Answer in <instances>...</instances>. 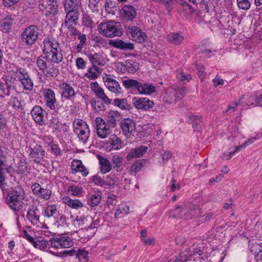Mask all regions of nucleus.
Here are the masks:
<instances>
[{"label": "nucleus", "instance_id": "f257e3e1", "mask_svg": "<svg viewBox=\"0 0 262 262\" xmlns=\"http://www.w3.org/2000/svg\"><path fill=\"white\" fill-rule=\"evenodd\" d=\"M43 53L45 56H39L36 63L39 69L48 78L56 77L59 74L57 66L63 60V55L59 44L55 40L46 38L43 40Z\"/></svg>", "mask_w": 262, "mask_h": 262}, {"label": "nucleus", "instance_id": "f03ea898", "mask_svg": "<svg viewBox=\"0 0 262 262\" xmlns=\"http://www.w3.org/2000/svg\"><path fill=\"white\" fill-rule=\"evenodd\" d=\"M97 30L101 35L108 38L121 36L123 33L120 23L114 20L101 23Z\"/></svg>", "mask_w": 262, "mask_h": 262}, {"label": "nucleus", "instance_id": "7ed1b4c3", "mask_svg": "<svg viewBox=\"0 0 262 262\" xmlns=\"http://www.w3.org/2000/svg\"><path fill=\"white\" fill-rule=\"evenodd\" d=\"M25 195V191L21 187H15L8 192L7 204L13 210L19 211L23 206Z\"/></svg>", "mask_w": 262, "mask_h": 262}, {"label": "nucleus", "instance_id": "20e7f679", "mask_svg": "<svg viewBox=\"0 0 262 262\" xmlns=\"http://www.w3.org/2000/svg\"><path fill=\"white\" fill-rule=\"evenodd\" d=\"M173 211L179 214V217L187 220L199 218L202 214V210L197 205L191 203L177 206Z\"/></svg>", "mask_w": 262, "mask_h": 262}, {"label": "nucleus", "instance_id": "39448f33", "mask_svg": "<svg viewBox=\"0 0 262 262\" xmlns=\"http://www.w3.org/2000/svg\"><path fill=\"white\" fill-rule=\"evenodd\" d=\"M39 35V28L34 25H29L21 33V41L27 45H32L38 39Z\"/></svg>", "mask_w": 262, "mask_h": 262}, {"label": "nucleus", "instance_id": "423d86ee", "mask_svg": "<svg viewBox=\"0 0 262 262\" xmlns=\"http://www.w3.org/2000/svg\"><path fill=\"white\" fill-rule=\"evenodd\" d=\"M73 126L74 132L79 140L83 144L86 143L90 135V130L86 123L82 120L78 119L73 122Z\"/></svg>", "mask_w": 262, "mask_h": 262}, {"label": "nucleus", "instance_id": "0eeeda50", "mask_svg": "<svg viewBox=\"0 0 262 262\" xmlns=\"http://www.w3.org/2000/svg\"><path fill=\"white\" fill-rule=\"evenodd\" d=\"M39 8L46 16H54L58 13L57 0H40Z\"/></svg>", "mask_w": 262, "mask_h": 262}, {"label": "nucleus", "instance_id": "6e6552de", "mask_svg": "<svg viewBox=\"0 0 262 262\" xmlns=\"http://www.w3.org/2000/svg\"><path fill=\"white\" fill-rule=\"evenodd\" d=\"M132 89L137 90L139 94L149 95L156 92V86L153 84L142 83L132 79Z\"/></svg>", "mask_w": 262, "mask_h": 262}, {"label": "nucleus", "instance_id": "1a4fd4ad", "mask_svg": "<svg viewBox=\"0 0 262 262\" xmlns=\"http://www.w3.org/2000/svg\"><path fill=\"white\" fill-rule=\"evenodd\" d=\"M95 123L96 125L97 134L100 138L104 139L110 134L111 130L110 126L102 118L100 117H96L95 119Z\"/></svg>", "mask_w": 262, "mask_h": 262}, {"label": "nucleus", "instance_id": "9d476101", "mask_svg": "<svg viewBox=\"0 0 262 262\" xmlns=\"http://www.w3.org/2000/svg\"><path fill=\"white\" fill-rule=\"evenodd\" d=\"M103 82L107 89L114 93L116 97L122 94V88L119 82L115 79L110 76H106L103 78Z\"/></svg>", "mask_w": 262, "mask_h": 262}, {"label": "nucleus", "instance_id": "9b49d317", "mask_svg": "<svg viewBox=\"0 0 262 262\" xmlns=\"http://www.w3.org/2000/svg\"><path fill=\"white\" fill-rule=\"evenodd\" d=\"M50 246L56 249L68 248L72 246V240L69 237L52 238L50 239Z\"/></svg>", "mask_w": 262, "mask_h": 262}, {"label": "nucleus", "instance_id": "f8f14e48", "mask_svg": "<svg viewBox=\"0 0 262 262\" xmlns=\"http://www.w3.org/2000/svg\"><path fill=\"white\" fill-rule=\"evenodd\" d=\"M31 189L33 194L40 199L46 201L50 199L52 191L49 189L42 188L38 183H34L31 186Z\"/></svg>", "mask_w": 262, "mask_h": 262}, {"label": "nucleus", "instance_id": "ddd939ff", "mask_svg": "<svg viewBox=\"0 0 262 262\" xmlns=\"http://www.w3.org/2000/svg\"><path fill=\"white\" fill-rule=\"evenodd\" d=\"M91 89L95 95L100 99L107 105L110 104L112 100L105 94L104 90L99 85L97 82H92L91 83Z\"/></svg>", "mask_w": 262, "mask_h": 262}, {"label": "nucleus", "instance_id": "4468645a", "mask_svg": "<svg viewBox=\"0 0 262 262\" xmlns=\"http://www.w3.org/2000/svg\"><path fill=\"white\" fill-rule=\"evenodd\" d=\"M31 113L34 121L36 123L41 125H44L45 124L44 116L46 114V111L43 110L40 106L38 105L35 106L32 108Z\"/></svg>", "mask_w": 262, "mask_h": 262}, {"label": "nucleus", "instance_id": "2eb2a0df", "mask_svg": "<svg viewBox=\"0 0 262 262\" xmlns=\"http://www.w3.org/2000/svg\"><path fill=\"white\" fill-rule=\"evenodd\" d=\"M43 95L46 105L51 110H54L57 100L53 91L50 89H45L43 91Z\"/></svg>", "mask_w": 262, "mask_h": 262}, {"label": "nucleus", "instance_id": "dca6fc26", "mask_svg": "<svg viewBox=\"0 0 262 262\" xmlns=\"http://www.w3.org/2000/svg\"><path fill=\"white\" fill-rule=\"evenodd\" d=\"M40 213L36 206L29 207L27 214V219L33 225H36L39 222Z\"/></svg>", "mask_w": 262, "mask_h": 262}, {"label": "nucleus", "instance_id": "f3484780", "mask_svg": "<svg viewBox=\"0 0 262 262\" xmlns=\"http://www.w3.org/2000/svg\"><path fill=\"white\" fill-rule=\"evenodd\" d=\"M134 104L137 109L147 110L151 108L154 106V102L147 98H134Z\"/></svg>", "mask_w": 262, "mask_h": 262}, {"label": "nucleus", "instance_id": "a211bd4d", "mask_svg": "<svg viewBox=\"0 0 262 262\" xmlns=\"http://www.w3.org/2000/svg\"><path fill=\"white\" fill-rule=\"evenodd\" d=\"M66 14L64 22L62 25L74 24L77 25L79 12L78 9H73L65 11Z\"/></svg>", "mask_w": 262, "mask_h": 262}, {"label": "nucleus", "instance_id": "6ab92c4d", "mask_svg": "<svg viewBox=\"0 0 262 262\" xmlns=\"http://www.w3.org/2000/svg\"><path fill=\"white\" fill-rule=\"evenodd\" d=\"M61 90V97L66 100L71 99L76 94V93L70 83L63 82L60 85Z\"/></svg>", "mask_w": 262, "mask_h": 262}, {"label": "nucleus", "instance_id": "aec40b11", "mask_svg": "<svg viewBox=\"0 0 262 262\" xmlns=\"http://www.w3.org/2000/svg\"><path fill=\"white\" fill-rule=\"evenodd\" d=\"M71 168L72 173L80 172L83 177H86L89 174V171L80 160H73L71 163Z\"/></svg>", "mask_w": 262, "mask_h": 262}, {"label": "nucleus", "instance_id": "412c9836", "mask_svg": "<svg viewBox=\"0 0 262 262\" xmlns=\"http://www.w3.org/2000/svg\"><path fill=\"white\" fill-rule=\"evenodd\" d=\"M29 155L33 159L34 162L39 163L43 159L45 156V151L42 149L41 146H38L33 148H31Z\"/></svg>", "mask_w": 262, "mask_h": 262}, {"label": "nucleus", "instance_id": "4be33fe9", "mask_svg": "<svg viewBox=\"0 0 262 262\" xmlns=\"http://www.w3.org/2000/svg\"><path fill=\"white\" fill-rule=\"evenodd\" d=\"M166 39L169 42L174 45H179L183 42L184 37L182 33L172 32L167 35Z\"/></svg>", "mask_w": 262, "mask_h": 262}, {"label": "nucleus", "instance_id": "5701e85b", "mask_svg": "<svg viewBox=\"0 0 262 262\" xmlns=\"http://www.w3.org/2000/svg\"><path fill=\"white\" fill-rule=\"evenodd\" d=\"M97 158L99 160L100 169L102 173H106L111 171L112 169V165L111 162L106 158L102 157L101 155H97Z\"/></svg>", "mask_w": 262, "mask_h": 262}, {"label": "nucleus", "instance_id": "b1692460", "mask_svg": "<svg viewBox=\"0 0 262 262\" xmlns=\"http://www.w3.org/2000/svg\"><path fill=\"white\" fill-rule=\"evenodd\" d=\"M88 58L93 66H103L105 62L102 55L100 53H90L88 55Z\"/></svg>", "mask_w": 262, "mask_h": 262}, {"label": "nucleus", "instance_id": "393cba45", "mask_svg": "<svg viewBox=\"0 0 262 262\" xmlns=\"http://www.w3.org/2000/svg\"><path fill=\"white\" fill-rule=\"evenodd\" d=\"M146 37L145 33L137 27H132V41L141 43L144 42Z\"/></svg>", "mask_w": 262, "mask_h": 262}, {"label": "nucleus", "instance_id": "a878e982", "mask_svg": "<svg viewBox=\"0 0 262 262\" xmlns=\"http://www.w3.org/2000/svg\"><path fill=\"white\" fill-rule=\"evenodd\" d=\"M131 119L129 118L122 120L121 122V128L122 134L126 137H131Z\"/></svg>", "mask_w": 262, "mask_h": 262}, {"label": "nucleus", "instance_id": "bb28decb", "mask_svg": "<svg viewBox=\"0 0 262 262\" xmlns=\"http://www.w3.org/2000/svg\"><path fill=\"white\" fill-rule=\"evenodd\" d=\"M13 19L8 16L0 21V29L4 33L10 31L13 25Z\"/></svg>", "mask_w": 262, "mask_h": 262}, {"label": "nucleus", "instance_id": "cd10ccee", "mask_svg": "<svg viewBox=\"0 0 262 262\" xmlns=\"http://www.w3.org/2000/svg\"><path fill=\"white\" fill-rule=\"evenodd\" d=\"M62 201L64 204L75 209H78L83 207V204L79 200H73L69 196H64Z\"/></svg>", "mask_w": 262, "mask_h": 262}, {"label": "nucleus", "instance_id": "c85d7f7f", "mask_svg": "<svg viewBox=\"0 0 262 262\" xmlns=\"http://www.w3.org/2000/svg\"><path fill=\"white\" fill-rule=\"evenodd\" d=\"M119 14L122 19L128 22L131 20V5H125L119 11Z\"/></svg>", "mask_w": 262, "mask_h": 262}, {"label": "nucleus", "instance_id": "c756f323", "mask_svg": "<svg viewBox=\"0 0 262 262\" xmlns=\"http://www.w3.org/2000/svg\"><path fill=\"white\" fill-rule=\"evenodd\" d=\"M101 73V70L100 68L92 66L90 68L85 76L90 80H94L98 78Z\"/></svg>", "mask_w": 262, "mask_h": 262}, {"label": "nucleus", "instance_id": "7c9ffc66", "mask_svg": "<svg viewBox=\"0 0 262 262\" xmlns=\"http://www.w3.org/2000/svg\"><path fill=\"white\" fill-rule=\"evenodd\" d=\"M109 45L121 50L131 49V43L125 42L121 40H110Z\"/></svg>", "mask_w": 262, "mask_h": 262}, {"label": "nucleus", "instance_id": "2f4dec72", "mask_svg": "<svg viewBox=\"0 0 262 262\" xmlns=\"http://www.w3.org/2000/svg\"><path fill=\"white\" fill-rule=\"evenodd\" d=\"M13 72L20 83L30 76L27 70L20 67H17Z\"/></svg>", "mask_w": 262, "mask_h": 262}, {"label": "nucleus", "instance_id": "473e14b6", "mask_svg": "<svg viewBox=\"0 0 262 262\" xmlns=\"http://www.w3.org/2000/svg\"><path fill=\"white\" fill-rule=\"evenodd\" d=\"M121 118V114L118 111H111L107 117V121L110 125L114 127L116 125V122Z\"/></svg>", "mask_w": 262, "mask_h": 262}, {"label": "nucleus", "instance_id": "72a5a7b5", "mask_svg": "<svg viewBox=\"0 0 262 262\" xmlns=\"http://www.w3.org/2000/svg\"><path fill=\"white\" fill-rule=\"evenodd\" d=\"M101 194L100 191H96L91 195L88 201V203L91 207H94L98 205L101 199Z\"/></svg>", "mask_w": 262, "mask_h": 262}, {"label": "nucleus", "instance_id": "f704fd0d", "mask_svg": "<svg viewBox=\"0 0 262 262\" xmlns=\"http://www.w3.org/2000/svg\"><path fill=\"white\" fill-rule=\"evenodd\" d=\"M107 179L108 180L105 181L104 180L102 179L100 176L96 175L93 176L91 178V180L98 186L106 187V186H110L113 184V181L111 178H108Z\"/></svg>", "mask_w": 262, "mask_h": 262}, {"label": "nucleus", "instance_id": "c9c22d12", "mask_svg": "<svg viewBox=\"0 0 262 262\" xmlns=\"http://www.w3.org/2000/svg\"><path fill=\"white\" fill-rule=\"evenodd\" d=\"M34 247L41 250L47 251L50 248L49 242L44 238L38 237L36 242L34 244Z\"/></svg>", "mask_w": 262, "mask_h": 262}, {"label": "nucleus", "instance_id": "e433bc0d", "mask_svg": "<svg viewBox=\"0 0 262 262\" xmlns=\"http://www.w3.org/2000/svg\"><path fill=\"white\" fill-rule=\"evenodd\" d=\"M191 119L193 121V128L195 131L200 130L204 126V123L202 121L201 116H192Z\"/></svg>", "mask_w": 262, "mask_h": 262}, {"label": "nucleus", "instance_id": "4c0bfd02", "mask_svg": "<svg viewBox=\"0 0 262 262\" xmlns=\"http://www.w3.org/2000/svg\"><path fill=\"white\" fill-rule=\"evenodd\" d=\"M113 104L115 106L123 110H129L130 108V105L127 102L126 98H116L114 100Z\"/></svg>", "mask_w": 262, "mask_h": 262}, {"label": "nucleus", "instance_id": "58836bf2", "mask_svg": "<svg viewBox=\"0 0 262 262\" xmlns=\"http://www.w3.org/2000/svg\"><path fill=\"white\" fill-rule=\"evenodd\" d=\"M58 213L57 207L56 204L48 205L45 210V216L47 217L54 216Z\"/></svg>", "mask_w": 262, "mask_h": 262}, {"label": "nucleus", "instance_id": "ea45409f", "mask_svg": "<svg viewBox=\"0 0 262 262\" xmlns=\"http://www.w3.org/2000/svg\"><path fill=\"white\" fill-rule=\"evenodd\" d=\"M82 25L85 27L93 29L95 27V24L91 17L88 14H83L82 17Z\"/></svg>", "mask_w": 262, "mask_h": 262}, {"label": "nucleus", "instance_id": "a19ab883", "mask_svg": "<svg viewBox=\"0 0 262 262\" xmlns=\"http://www.w3.org/2000/svg\"><path fill=\"white\" fill-rule=\"evenodd\" d=\"M108 143H110L112 148L114 149H118L121 148V140L116 135H111Z\"/></svg>", "mask_w": 262, "mask_h": 262}, {"label": "nucleus", "instance_id": "79ce46f5", "mask_svg": "<svg viewBox=\"0 0 262 262\" xmlns=\"http://www.w3.org/2000/svg\"><path fill=\"white\" fill-rule=\"evenodd\" d=\"M79 262H88L89 260L88 252L84 249H78L75 253Z\"/></svg>", "mask_w": 262, "mask_h": 262}, {"label": "nucleus", "instance_id": "37998d69", "mask_svg": "<svg viewBox=\"0 0 262 262\" xmlns=\"http://www.w3.org/2000/svg\"><path fill=\"white\" fill-rule=\"evenodd\" d=\"M147 150L146 146H140L132 150V158L140 157L145 154Z\"/></svg>", "mask_w": 262, "mask_h": 262}, {"label": "nucleus", "instance_id": "c03bdc74", "mask_svg": "<svg viewBox=\"0 0 262 262\" xmlns=\"http://www.w3.org/2000/svg\"><path fill=\"white\" fill-rule=\"evenodd\" d=\"M79 3H75L73 0H64V11L73 9H78V6H80Z\"/></svg>", "mask_w": 262, "mask_h": 262}, {"label": "nucleus", "instance_id": "a18cd8bd", "mask_svg": "<svg viewBox=\"0 0 262 262\" xmlns=\"http://www.w3.org/2000/svg\"><path fill=\"white\" fill-rule=\"evenodd\" d=\"M20 83L24 90L30 91L33 89L34 84L30 76L23 81Z\"/></svg>", "mask_w": 262, "mask_h": 262}, {"label": "nucleus", "instance_id": "49530a36", "mask_svg": "<svg viewBox=\"0 0 262 262\" xmlns=\"http://www.w3.org/2000/svg\"><path fill=\"white\" fill-rule=\"evenodd\" d=\"M244 98V96H242L238 100H235L234 101L230 103L227 108L225 110V112L233 113L236 111L237 106L240 103L242 99Z\"/></svg>", "mask_w": 262, "mask_h": 262}, {"label": "nucleus", "instance_id": "de8ad7c7", "mask_svg": "<svg viewBox=\"0 0 262 262\" xmlns=\"http://www.w3.org/2000/svg\"><path fill=\"white\" fill-rule=\"evenodd\" d=\"M251 251L254 254L262 256V243L255 242L253 244L251 247Z\"/></svg>", "mask_w": 262, "mask_h": 262}, {"label": "nucleus", "instance_id": "09e8293b", "mask_svg": "<svg viewBox=\"0 0 262 262\" xmlns=\"http://www.w3.org/2000/svg\"><path fill=\"white\" fill-rule=\"evenodd\" d=\"M146 162L144 159H140L134 162L132 164V171L134 170L135 172L139 171L143 167Z\"/></svg>", "mask_w": 262, "mask_h": 262}, {"label": "nucleus", "instance_id": "8fccbe9b", "mask_svg": "<svg viewBox=\"0 0 262 262\" xmlns=\"http://www.w3.org/2000/svg\"><path fill=\"white\" fill-rule=\"evenodd\" d=\"M238 7L239 9L247 10L249 9L251 4L249 0H236Z\"/></svg>", "mask_w": 262, "mask_h": 262}, {"label": "nucleus", "instance_id": "3c124183", "mask_svg": "<svg viewBox=\"0 0 262 262\" xmlns=\"http://www.w3.org/2000/svg\"><path fill=\"white\" fill-rule=\"evenodd\" d=\"M68 191L73 195L77 196L81 193L82 189L78 186L70 185L68 187Z\"/></svg>", "mask_w": 262, "mask_h": 262}, {"label": "nucleus", "instance_id": "603ef678", "mask_svg": "<svg viewBox=\"0 0 262 262\" xmlns=\"http://www.w3.org/2000/svg\"><path fill=\"white\" fill-rule=\"evenodd\" d=\"M91 103L93 108L96 112L103 110L105 108L103 103L99 101L93 100L91 101Z\"/></svg>", "mask_w": 262, "mask_h": 262}, {"label": "nucleus", "instance_id": "864d4df0", "mask_svg": "<svg viewBox=\"0 0 262 262\" xmlns=\"http://www.w3.org/2000/svg\"><path fill=\"white\" fill-rule=\"evenodd\" d=\"M74 24L62 25V27L67 28L70 32L71 35L78 36L81 33L76 28L74 27Z\"/></svg>", "mask_w": 262, "mask_h": 262}, {"label": "nucleus", "instance_id": "5fc2aeb1", "mask_svg": "<svg viewBox=\"0 0 262 262\" xmlns=\"http://www.w3.org/2000/svg\"><path fill=\"white\" fill-rule=\"evenodd\" d=\"M92 222V217L90 215L83 216L81 219V223L86 229H91Z\"/></svg>", "mask_w": 262, "mask_h": 262}, {"label": "nucleus", "instance_id": "6e6d98bb", "mask_svg": "<svg viewBox=\"0 0 262 262\" xmlns=\"http://www.w3.org/2000/svg\"><path fill=\"white\" fill-rule=\"evenodd\" d=\"M186 93V89L184 87L178 89L176 91L174 96L176 98V100L178 101L182 99Z\"/></svg>", "mask_w": 262, "mask_h": 262}, {"label": "nucleus", "instance_id": "4d7b16f0", "mask_svg": "<svg viewBox=\"0 0 262 262\" xmlns=\"http://www.w3.org/2000/svg\"><path fill=\"white\" fill-rule=\"evenodd\" d=\"M5 166L6 164L4 163V161L0 159V187L2 189H3L4 182L5 180V178L3 173L4 167Z\"/></svg>", "mask_w": 262, "mask_h": 262}, {"label": "nucleus", "instance_id": "13d9d810", "mask_svg": "<svg viewBox=\"0 0 262 262\" xmlns=\"http://www.w3.org/2000/svg\"><path fill=\"white\" fill-rule=\"evenodd\" d=\"M182 5V11H185L186 14H191L193 12V8L192 6L187 2H183L181 3Z\"/></svg>", "mask_w": 262, "mask_h": 262}, {"label": "nucleus", "instance_id": "bf43d9fd", "mask_svg": "<svg viewBox=\"0 0 262 262\" xmlns=\"http://www.w3.org/2000/svg\"><path fill=\"white\" fill-rule=\"evenodd\" d=\"M258 101V99H256L255 96L251 95L247 98V99L245 102L246 106H250L258 104L257 102Z\"/></svg>", "mask_w": 262, "mask_h": 262}, {"label": "nucleus", "instance_id": "052dcab7", "mask_svg": "<svg viewBox=\"0 0 262 262\" xmlns=\"http://www.w3.org/2000/svg\"><path fill=\"white\" fill-rule=\"evenodd\" d=\"M4 85L5 87L3 88L2 94L6 96H9L10 95L11 91L12 90V86L10 82H8L7 80L6 81Z\"/></svg>", "mask_w": 262, "mask_h": 262}, {"label": "nucleus", "instance_id": "680f3d73", "mask_svg": "<svg viewBox=\"0 0 262 262\" xmlns=\"http://www.w3.org/2000/svg\"><path fill=\"white\" fill-rule=\"evenodd\" d=\"M177 78L181 81H184L186 80L187 82L191 79V77L189 75L185 74L183 72H180L177 74Z\"/></svg>", "mask_w": 262, "mask_h": 262}, {"label": "nucleus", "instance_id": "e2e57ef3", "mask_svg": "<svg viewBox=\"0 0 262 262\" xmlns=\"http://www.w3.org/2000/svg\"><path fill=\"white\" fill-rule=\"evenodd\" d=\"M50 147H51V151L55 156L61 155V150L57 144H53V143L51 144Z\"/></svg>", "mask_w": 262, "mask_h": 262}, {"label": "nucleus", "instance_id": "0e129e2a", "mask_svg": "<svg viewBox=\"0 0 262 262\" xmlns=\"http://www.w3.org/2000/svg\"><path fill=\"white\" fill-rule=\"evenodd\" d=\"M198 70V75L199 78L203 80L206 76V73L205 72V68L203 65H197Z\"/></svg>", "mask_w": 262, "mask_h": 262}, {"label": "nucleus", "instance_id": "69168bd1", "mask_svg": "<svg viewBox=\"0 0 262 262\" xmlns=\"http://www.w3.org/2000/svg\"><path fill=\"white\" fill-rule=\"evenodd\" d=\"M213 216V213L212 212H207L206 214H204L203 215L201 214V216L199 217L200 218V220L199 221L201 222H206L210 220V219Z\"/></svg>", "mask_w": 262, "mask_h": 262}, {"label": "nucleus", "instance_id": "338daca9", "mask_svg": "<svg viewBox=\"0 0 262 262\" xmlns=\"http://www.w3.org/2000/svg\"><path fill=\"white\" fill-rule=\"evenodd\" d=\"M117 196L114 194H110L107 196V203L108 205L115 206L117 204Z\"/></svg>", "mask_w": 262, "mask_h": 262}, {"label": "nucleus", "instance_id": "774afa93", "mask_svg": "<svg viewBox=\"0 0 262 262\" xmlns=\"http://www.w3.org/2000/svg\"><path fill=\"white\" fill-rule=\"evenodd\" d=\"M121 70L124 72L130 73L131 71V63L129 60H127L124 63H122Z\"/></svg>", "mask_w": 262, "mask_h": 262}]
</instances>
